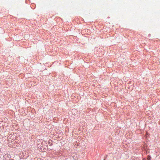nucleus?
<instances>
[{
  "instance_id": "1",
  "label": "nucleus",
  "mask_w": 160,
  "mask_h": 160,
  "mask_svg": "<svg viewBox=\"0 0 160 160\" xmlns=\"http://www.w3.org/2000/svg\"><path fill=\"white\" fill-rule=\"evenodd\" d=\"M150 159H151V157L149 156H148V157H147L148 160H150Z\"/></svg>"
},
{
  "instance_id": "2",
  "label": "nucleus",
  "mask_w": 160,
  "mask_h": 160,
  "mask_svg": "<svg viewBox=\"0 0 160 160\" xmlns=\"http://www.w3.org/2000/svg\"><path fill=\"white\" fill-rule=\"evenodd\" d=\"M146 134H148L147 132H146Z\"/></svg>"
},
{
  "instance_id": "3",
  "label": "nucleus",
  "mask_w": 160,
  "mask_h": 160,
  "mask_svg": "<svg viewBox=\"0 0 160 160\" xmlns=\"http://www.w3.org/2000/svg\"><path fill=\"white\" fill-rule=\"evenodd\" d=\"M146 134H148L147 132H146Z\"/></svg>"
}]
</instances>
